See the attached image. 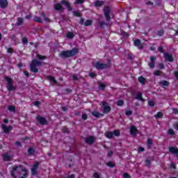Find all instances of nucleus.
I'll use <instances>...</instances> for the list:
<instances>
[{
    "mask_svg": "<svg viewBox=\"0 0 178 178\" xmlns=\"http://www.w3.org/2000/svg\"><path fill=\"white\" fill-rule=\"evenodd\" d=\"M68 178H74V175H71L68 177Z\"/></svg>",
    "mask_w": 178,
    "mask_h": 178,
    "instance_id": "nucleus-64",
    "label": "nucleus"
},
{
    "mask_svg": "<svg viewBox=\"0 0 178 178\" xmlns=\"http://www.w3.org/2000/svg\"><path fill=\"white\" fill-rule=\"evenodd\" d=\"M99 88L100 90H104V88H105V85H104V83H100V84H99Z\"/></svg>",
    "mask_w": 178,
    "mask_h": 178,
    "instance_id": "nucleus-40",
    "label": "nucleus"
},
{
    "mask_svg": "<svg viewBox=\"0 0 178 178\" xmlns=\"http://www.w3.org/2000/svg\"><path fill=\"white\" fill-rule=\"evenodd\" d=\"M168 134L170 136H175V130H173L172 129H169L168 131Z\"/></svg>",
    "mask_w": 178,
    "mask_h": 178,
    "instance_id": "nucleus-30",
    "label": "nucleus"
},
{
    "mask_svg": "<svg viewBox=\"0 0 178 178\" xmlns=\"http://www.w3.org/2000/svg\"><path fill=\"white\" fill-rule=\"evenodd\" d=\"M161 86H163V87H168L169 86V83L168 81H160Z\"/></svg>",
    "mask_w": 178,
    "mask_h": 178,
    "instance_id": "nucleus-22",
    "label": "nucleus"
},
{
    "mask_svg": "<svg viewBox=\"0 0 178 178\" xmlns=\"http://www.w3.org/2000/svg\"><path fill=\"white\" fill-rule=\"evenodd\" d=\"M159 69H163L164 68L163 64V63H160L159 65Z\"/></svg>",
    "mask_w": 178,
    "mask_h": 178,
    "instance_id": "nucleus-56",
    "label": "nucleus"
},
{
    "mask_svg": "<svg viewBox=\"0 0 178 178\" xmlns=\"http://www.w3.org/2000/svg\"><path fill=\"white\" fill-rule=\"evenodd\" d=\"M113 134H114V136H118L120 135V131H113Z\"/></svg>",
    "mask_w": 178,
    "mask_h": 178,
    "instance_id": "nucleus-42",
    "label": "nucleus"
},
{
    "mask_svg": "<svg viewBox=\"0 0 178 178\" xmlns=\"http://www.w3.org/2000/svg\"><path fill=\"white\" fill-rule=\"evenodd\" d=\"M33 105H35V106H38V105H40V102L39 101L34 102Z\"/></svg>",
    "mask_w": 178,
    "mask_h": 178,
    "instance_id": "nucleus-49",
    "label": "nucleus"
},
{
    "mask_svg": "<svg viewBox=\"0 0 178 178\" xmlns=\"http://www.w3.org/2000/svg\"><path fill=\"white\" fill-rule=\"evenodd\" d=\"M123 177L124 178H130V175H129V174H127V172H124L123 174Z\"/></svg>",
    "mask_w": 178,
    "mask_h": 178,
    "instance_id": "nucleus-46",
    "label": "nucleus"
},
{
    "mask_svg": "<svg viewBox=\"0 0 178 178\" xmlns=\"http://www.w3.org/2000/svg\"><path fill=\"white\" fill-rule=\"evenodd\" d=\"M15 144L16 145H19V146L22 145V143H20V142H16Z\"/></svg>",
    "mask_w": 178,
    "mask_h": 178,
    "instance_id": "nucleus-63",
    "label": "nucleus"
},
{
    "mask_svg": "<svg viewBox=\"0 0 178 178\" xmlns=\"http://www.w3.org/2000/svg\"><path fill=\"white\" fill-rule=\"evenodd\" d=\"M154 74V76H159V74H161V71H155Z\"/></svg>",
    "mask_w": 178,
    "mask_h": 178,
    "instance_id": "nucleus-47",
    "label": "nucleus"
},
{
    "mask_svg": "<svg viewBox=\"0 0 178 178\" xmlns=\"http://www.w3.org/2000/svg\"><path fill=\"white\" fill-rule=\"evenodd\" d=\"M158 35L161 37V35H163V30H161L158 32Z\"/></svg>",
    "mask_w": 178,
    "mask_h": 178,
    "instance_id": "nucleus-48",
    "label": "nucleus"
},
{
    "mask_svg": "<svg viewBox=\"0 0 178 178\" xmlns=\"http://www.w3.org/2000/svg\"><path fill=\"white\" fill-rule=\"evenodd\" d=\"M137 133H138V129L134 126H131L130 128V134L132 136V137H136L137 135Z\"/></svg>",
    "mask_w": 178,
    "mask_h": 178,
    "instance_id": "nucleus-10",
    "label": "nucleus"
},
{
    "mask_svg": "<svg viewBox=\"0 0 178 178\" xmlns=\"http://www.w3.org/2000/svg\"><path fill=\"white\" fill-rule=\"evenodd\" d=\"M86 144H93L94 141H95V138L93 136H88L85 140Z\"/></svg>",
    "mask_w": 178,
    "mask_h": 178,
    "instance_id": "nucleus-12",
    "label": "nucleus"
},
{
    "mask_svg": "<svg viewBox=\"0 0 178 178\" xmlns=\"http://www.w3.org/2000/svg\"><path fill=\"white\" fill-rule=\"evenodd\" d=\"M34 152H35V150H34V149H33L32 147H30L29 149H28V154L29 155H33L34 154Z\"/></svg>",
    "mask_w": 178,
    "mask_h": 178,
    "instance_id": "nucleus-27",
    "label": "nucleus"
},
{
    "mask_svg": "<svg viewBox=\"0 0 178 178\" xmlns=\"http://www.w3.org/2000/svg\"><path fill=\"white\" fill-rule=\"evenodd\" d=\"M164 58L166 60H168V62H173V56L168 53L164 54Z\"/></svg>",
    "mask_w": 178,
    "mask_h": 178,
    "instance_id": "nucleus-13",
    "label": "nucleus"
},
{
    "mask_svg": "<svg viewBox=\"0 0 178 178\" xmlns=\"http://www.w3.org/2000/svg\"><path fill=\"white\" fill-rule=\"evenodd\" d=\"M82 119H83V120H87V114H83Z\"/></svg>",
    "mask_w": 178,
    "mask_h": 178,
    "instance_id": "nucleus-50",
    "label": "nucleus"
},
{
    "mask_svg": "<svg viewBox=\"0 0 178 178\" xmlns=\"http://www.w3.org/2000/svg\"><path fill=\"white\" fill-rule=\"evenodd\" d=\"M138 81H139V83H140L141 84H143V86H144V85L145 84V83H146L147 81L145 79L144 77H143V76H139V77H138Z\"/></svg>",
    "mask_w": 178,
    "mask_h": 178,
    "instance_id": "nucleus-18",
    "label": "nucleus"
},
{
    "mask_svg": "<svg viewBox=\"0 0 178 178\" xmlns=\"http://www.w3.org/2000/svg\"><path fill=\"white\" fill-rule=\"evenodd\" d=\"M92 23V21H91L90 19H88L86 20V22L84 23L85 26H91Z\"/></svg>",
    "mask_w": 178,
    "mask_h": 178,
    "instance_id": "nucleus-31",
    "label": "nucleus"
},
{
    "mask_svg": "<svg viewBox=\"0 0 178 178\" xmlns=\"http://www.w3.org/2000/svg\"><path fill=\"white\" fill-rule=\"evenodd\" d=\"M134 44L135 47H137L139 49H143V44H141V42L140 40H136L134 42Z\"/></svg>",
    "mask_w": 178,
    "mask_h": 178,
    "instance_id": "nucleus-15",
    "label": "nucleus"
},
{
    "mask_svg": "<svg viewBox=\"0 0 178 178\" xmlns=\"http://www.w3.org/2000/svg\"><path fill=\"white\" fill-rule=\"evenodd\" d=\"M74 16H76L77 17H80V13L79 12H73Z\"/></svg>",
    "mask_w": 178,
    "mask_h": 178,
    "instance_id": "nucleus-44",
    "label": "nucleus"
},
{
    "mask_svg": "<svg viewBox=\"0 0 178 178\" xmlns=\"http://www.w3.org/2000/svg\"><path fill=\"white\" fill-rule=\"evenodd\" d=\"M92 116H95V118H99V116H101V113H99L97 111L92 112Z\"/></svg>",
    "mask_w": 178,
    "mask_h": 178,
    "instance_id": "nucleus-25",
    "label": "nucleus"
},
{
    "mask_svg": "<svg viewBox=\"0 0 178 178\" xmlns=\"http://www.w3.org/2000/svg\"><path fill=\"white\" fill-rule=\"evenodd\" d=\"M61 3L62 5H65L66 8H67L68 10H72V7H70V3H69V1H62Z\"/></svg>",
    "mask_w": 178,
    "mask_h": 178,
    "instance_id": "nucleus-17",
    "label": "nucleus"
},
{
    "mask_svg": "<svg viewBox=\"0 0 178 178\" xmlns=\"http://www.w3.org/2000/svg\"><path fill=\"white\" fill-rule=\"evenodd\" d=\"M107 166H109L110 168H113L115 165L112 162L107 163Z\"/></svg>",
    "mask_w": 178,
    "mask_h": 178,
    "instance_id": "nucleus-41",
    "label": "nucleus"
},
{
    "mask_svg": "<svg viewBox=\"0 0 178 178\" xmlns=\"http://www.w3.org/2000/svg\"><path fill=\"white\" fill-rule=\"evenodd\" d=\"M144 151V147H139L138 148V152H143Z\"/></svg>",
    "mask_w": 178,
    "mask_h": 178,
    "instance_id": "nucleus-57",
    "label": "nucleus"
},
{
    "mask_svg": "<svg viewBox=\"0 0 178 178\" xmlns=\"http://www.w3.org/2000/svg\"><path fill=\"white\" fill-rule=\"evenodd\" d=\"M93 177L94 178H99V174L98 172H95L93 174Z\"/></svg>",
    "mask_w": 178,
    "mask_h": 178,
    "instance_id": "nucleus-43",
    "label": "nucleus"
},
{
    "mask_svg": "<svg viewBox=\"0 0 178 178\" xmlns=\"http://www.w3.org/2000/svg\"><path fill=\"white\" fill-rule=\"evenodd\" d=\"M83 2H84V0H76V3L80 4V3H83Z\"/></svg>",
    "mask_w": 178,
    "mask_h": 178,
    "instance_id": "nucleus-51",
    "label": "nucleus"
},
{
    "mask_svg": "<svg viewBox=\"0 0 178 178\" xmlns=\"http://www.w3.org/2000/svg\"><path fill=\"white\" fill-rule=\"evenodd\" d=\"M79 51L77 49H73L72 50L70 51H62L60 54L61 58H69L70 56H74L76 54H77Z\"/></svg>",
    "mask_w": 178,
    "mask_h": 178,
    "instance_id": "nucleus-3",
    "label": "nucleus"
},
{
    "mask_svg": "<svg viewBox=\"0 0 178 178\" xmlns=\"http://www.w3.org/2000/svg\"><path fill=\"white\" fill-rule=\"evenodd\" d=\"M41 65H42L41 61L37 59H33L30 66L31 72H33V73H38V69L36 67L41 66Z\"/></svg>",
    "mask_w": 178,
    "mask_h": 178,
    "instance_id": "nucleus-2",
    "label": "nucleus"
},
{
    "mask_svg": "<svg viewBox=\"0 0 178 178\" xmlns=\"http://www.w3.org/2000/svg\"><path fill=\"white\" fill-rule=\"evenodd\" d=\"M0 6L3 8H6L8 6V0H0Z\"/></svg>",
    "mask_w": 178,
    "mask_h": 178,
    "instance_id": "nucleus-16",
    "label": "nucleus"
},
{
    "mask_svg": "<svg viewBox=\"0 0 178 178\" xmlns=\"http://www.w3.org/2000/svg\"><path fill=\"white\" fill-rule=\"evenodd\" d=\"M100 105H102L104 113H108V112H111V106H109L108 103L106 102H102Z\"/></svg>",
    "mask_w": 178,
    "mask_h": 178,
    "instance_id": "nucleus-6",
    "label": "nucleus"
},
{
    "mask_svg": "<svg viewBox=\"0 0 178 178\" xmlns=\"http://www.w3.org/2000/svg\"><path fill=\"white\" fill-rule=\"evenodd\" d=\"M8 111H10V112H15V111H16V108L13 106H9Z\"/></svg>",
    "mask_w": 178,
    "mask_h": 178,
    "instance_id": "nucleus-32",
    "label": "nucleus"
},
{
    "mask_svg": "<svg viewBox=\"0 0 178 178\" xmlns=\"http://www.w3.org/2000/svg\"><path fill=\"white\" fill-rule=\"evenodd\" d=\"M3 159L5 161H10V159H12V156H9L8 154H5L3 155Z\"/></svg>",
    "mask_w": 178,
    "mask_h": 178,
    "instance_id": "nucleus-19",
    "label": "nucleus"
},
{
    "mask_svg": "<svg viewBox=\"0 0 178 178\" xmlns=\"http://www.w3.org/2000/svg\"><path fill=\"white\" fill-rule=\"evenodd\" d=\"M123 104H124V102H123V100H118L117 102L118 106H122V105H123Z\"/></svg>",
    "mask_w": 178,
    "mask_h": 178,
    "instance_id": "nucleus-35",
    "label": "nucleus"
},
{
    "mask_svg": "<svg viewBox=\"0 0 178 178\" xmlns=\"http://www.w3.org/2000/svg\"><path fill=\"white\" fill-rule=\"evenodd\" d=\"M36 119L40 124H48V121H47V119H45L44 117L38 115L37 116Z\"/></svg>",
    "mask_w": 178,
    "mask_h": 178,
    "instance_id": "nucleus-8",
    "label": "nucleus"
},
{
    "mask_svg": "<svg viewBox=\"0 0 178 178\" xmlns=\"http://www.w3.org/2000/svg\"><path fill=\"white\" fill-rule=\"evenodd\" d=\"M4 79L6 81V88H8L9 92L16 90V87L13 86V80L12 79V78L9 76H5Z\"/></svg>",
    "mask_w": 178,
    "mask_h": 178,
    "instance_id": "nucleus-4",
    "label": "nucleus"
},
{
    "mask_svg": "<svg viewBox=\"0 0 178 178\" xmlns=\"http://www.w3.org/2000/svg\"><path fill=\"white\" fill-rule=\"evenodd\" d=\"M113 154V152H112V151H108V156H112Z\"/></svg>",
    "mask_w": 178,
    "mask_h": 178,
    "instance_id": "nucleus-58",
    "label": "nucleus"
},
{
    "mask_svg": "<svg viewBox=\"0 0 178 178\" xmlns=\"http://www.w3.org/2000/svg\"><path fill=\"white\" fill-rule=\"evenodd\" d=\"M8 54H12L13 52V49L12 48H8Z\"/></svg>",
    "mask_w": 178,
    "mask_h": 178,
    "instance_id": "nucleus-55",
    "label": "nucleus"
},
{
    "mask_svg": "<svg viewBox=\"0 0 178 178\" xmlns=\"http://www.w3.org/2000/svg\"><path fill=\"white\" fill-rule=\"evenodd\" d=\"M162 116H163V114L161 112H159L154 115V118L159 119V118H162Z\"/></svg>",
    "mask_w": 178,
    "mask_h": 178,
    "instance_id": "nucleus-28",
    "label": "nucleus"
},
{
    "mask_svg": "<svg viewBox=\"0 0 178 178\" xmlns=\"http://www.w3.org/2000/svg\"><path fill=\"white\" fill-rule=\"evenodd\" d=\"M110 13H111V8L109 7H106L104 9V16L107 22H109L111 20V16L109 15Z\"/></svg>",
    "mask_w": 178,
    "mask_h": 178,
    "instance_id": "nucleus-7",
    "label": "nucleus"
},
{
    "mask_svg": "<svg viewBox=\"0 0 178 178\" xmlns=\"http://www.w3.org/2000/svg\"><path fill=\"white\" fill-rule=\"evenodd\" d=\"M22 42H23V44H27V42H29V41L27 40V38H23Z\"/></svg>",
    "mask_w": 178,
    "mask_h": 178,
    "instance_id": "nucleus-45",
    "label": "nucleus"
},
{
    "mask_svg": "<svg viewBox=\"0 0 178 178\" xmlns=\"http://www.w3.org/2000/svg\"><path fill=\"white\" fill-rule=\"evenodd\" d=\"M94 67H96V69H106L107 67H109V65L105 64V63H101L100 62H97L93 63Z\"/></svg>",
    "mask_w": 178,
    "mask_h": 178,
    "instance_id": "nucleus-5",
    "label": "nucleus"
},
{
    "mask_svg": "<svg viewBox=\"0 0 178 178\" xmlns=\"http://www.w3.org/2000/svg\"><path fill=\"white\" fill-rule=\"evenodd\" d=\"M158 49H159V52H161V54H163V48L160 47L158 48Z\"/></svg>",
    "mask_w": 178,
    "mask_h": 178,
    "instance_id": "nucleus-54",
    "label": "nucleus"
},
{
    "mask_svg": "<svg viewBox=\"0 0 178 178\" xmlns=\"http://www.w3.org/2000/svg\"><path fill=\"white\" fill-rule=\"evenodd\" d=\"M11 176L14 178H27L29 170L22 165H15L11 171Z\"/></svg>",
    "mask_w": 178,
    "mask_h": 178,
    "instance_id": "nucleus-1",
    "label": "nucleus"
},
{
    "mask_svg": "<svg viewBox=\"0 0 178 178\" xmlns=\"http://www.w3.org/2000/svg\"><path fill=\"white\" fill-rule=\"evenodd\" d=\"M147 144H148L149 145H152V140L151 139H148V140H147Z\"/></svg>",
    "mask_w": 178,
    "mask_h": 178,
    "instance_id": "nucleus-53",
    "label": "nucleus"
},
{
    "mask_svg": "<svg viewBox=\"0 0 178 178\" xmlns=\"http://www.w3.org/2000/svg\"><path fill=\"white\" fill-rule=\"evenodd\" d=\"M39 165H40V163L38 161H36L33 164V167L31 168V175H37V169H38Z\"/></svg>",
    "mask_w": 178,
    "mask_h": 178,
    "instance_id": "nucleus-9",
    "label": "nucleus"
},
{
    "mask_svg": "<svg viewBox=\"0 0 178 178\" xmlns=\"http://www.w3.org/2000/svg\"><path fill=\"white\" fill-rule=\"evenodd\" d=\"M104 2L102 1H95V6H102L104 5Z\"/></svg>",
    "mask_w": 178,
    "mask_h": 178,
    "instance_id": "nucleus-21",
    "label": "nucleus"
},
{
    "mask_svg": "<svg viewBox=\"0 0 178 178\" xmlns=\"http://www.w3.org/2000/svg\"><path fill=\"white\" fill-rule=\"evenodd\" d=\"M146 163H147V166H149V165H151L149 160H146Z\"/></svg>",
    "mask_w": 178,
    "mask_h": 178,
    "instance_id": "nucleus-61",
    "label": "nucleus"
},
{
    "mask_svg": "<svg viewBox=\"0 0 178 178\" xmlns=\"http://www.w3.org/2000/svg\"><path fill=\"white\" fill-rule=\"evenodd\" d=\"M66 37L67 38H73L74 37V33H73V32H68Z\"/></svg>",
    "mask_w": 178,
    "mask_h": 178,
    "instance_id": "nucleus-23",
    "label": "nucleus"
},
{
    "mask_svg": "<svg viewBox=\"0 0 178 178\" xmlns=\"http://www.w3.org/2000/svg\"><path fill=\"white\" fill-rule=\"evenodd\" d=\"M155 60H156V57L152 56L150 57V63H149L150 69H154V67H155Z\"/></svg>",
    "mask_w": 178,
    "mask_h": 178,
    "instance_id": "nucleus-11",
    "label": "nucleus"
},
{
    "mask_svg": "<svg viewBox=\"0 0 178 178\" xmlns=\"http://www.w3.org/2000/svg\"><path fill=\"white\" fill-rule=\"evenodd\" d=\"M49 80L54 84L56 83V80H55V78H54L52 76H49Z\"/></svg>",
    "mask_w": 178,
    "mask_h": 178,
    "instance_id": "nucleus-34",
    "label": "nucleus"
},
{
    "mask_svg": "<svg viewBox=\"0 0 178 178\" xmlns=\"http://www.w3.org/2000/svg\"><path fill=\"white\" fill-rule=\"evenodd\" d=\"M41 16L43 20H44L45 22H49V19L45 17V14H44V13H42Z\"/></svg>",
    "mask_w": 178,
    "mask_h": 178,
    "instance_id": "nucleus-33",
    "label": "nucleus"
},
{
    "mask_svg": "<svg viewBox=\"0 0 178 178\" xmlns=\"http://www.w3.org/2000/svg\"><path fill=\"white\" fill-rule=\"evenodd\" d=\"M136 99H139V101H143V94L141 92H138L136 95Z\"/></svg>",
    "mask_w": 178,
    "mask_h": 178,
    "instance_id": "nucleus-26",
    "label": "nucleus"
},
{
    "mask_svg": "<svg viewBox=\"0 0 178 178\" xmlns=\"http://www.w3.org/2000/svg\"><path fill=\"white\" fill-rule=\"evenodd\" d=\"M54 8L56 10H63V8L59 3L55 4Z\"/></svg>",
    "mask_w": 178,
    "mask_h": 178,
    "instance_id": "nucleus-20",
    "label": "nucleus"
},
{
    "mask_svg": "<svg viewBox=\"0 0 178 178\" xmlns=\"http://www.w3.org/2000/svg\"><path fill=\"white\" fill-rule=\"evenodd\" d=\"M148 105H149V106H154L155 103H154L153 101L149 100V101L148 102Z\"/></svg>",
    "mask_w": 178,
    "mask_h": 178,
    "instance_id": "nucleus-39",
    "label": "nucleus"
},
{
    "mask_svg": "<svg viewBox=\"0 0 178 178\" xmlns=\"http://www.w3.org/2000/svg\"><path fill=\"white\" fill-rule=\"evenodd\" d=\"M17 24H18V26H20V25L23 24V19L22 18H18Z\"/></svg>",
    "mask_w": 178,
    "mask_h": 178,
    "instance_id": "nucleus-37",
    "label": "nucleus"
},
{
    "mask_svg": "<svg viewBox=\"0 0 178 178\" xmlns=\"http://www.w3.org/2000/svg\"><path fill=\"white\" fill-rule=\"evenodd\" d=\"M34 20L35 22H38V23H42V19L40 17H35Z\"/></svg>",
    "mask_w": 178,
    "mask_h": 178,
    "instance_id": "nucleus-29",
    "label": "nucleus"
},
{
    "mask_svg": "<svg viewBox=\"0 0 178 178\" xmlns=\"http://www.w3.org/2000/svg\"><path fill=\"white\" fill-rule=\"evenodd\" d=\"M173 112H174V113H175V115H177V113H178V110H177V108H174V109H173Z\"/></svg>",
    "mask_w": 178,
    "mask_h": 178,
    "instance_id": "nucleus-59",
    "label": "nucleus"
},
{
    "mask_svg": "<svg viewBox=\"0 0 178 178\" xmlns=\"http://www.w3.org/2000/svg\"><path fill=\"white\" fill-rule=\"evenodd\" d=\"M175 76L176 79H178V71L175 72Z\"/></svg>",
    "mask_w": 178,
    "mask_h": 178,
    "instance_id": "nucleus-62",
    "label": "nucleus"
},
{
    "mask_svg": "<svg viewBox=\"0 0 178 178\" xmlns=\"http://www.w3.org/2000/svg\"><path fill=\"white\" fill-rule=\"evenodd\" d=\"M131 113H133V111H131V110H128L126 111L125 115H127V116H130Z\"/></svg>",
    "mask_w": 178,
    "mask_h": 178,
    "instance_id": "nucleus-38",
    "label": "nucleus"
},
{
    "mask_svg": "<svg viewBox=\"0 0 178 178\" xmlns=\"http://www.w3.org/2000/svg\"><path fill=\"white\" fill-rule=\"evenodd\" d=\"M105 136L107 138H112V137H113V134L112 132H106L105 134Z\"/></svg>",
    "mask_w": 178,
    "mask_h": 178,
    "instance_id": "nucleus-24",
    "label": "nucleus"
},
{
    "mask_svg": "<svg viewBox=\"0 0 178 178\" xmlns=\"http://www.w3.org/2000/svg\"><path fill=\"white\" fill-rule=\"evenodd\" d=\"M89 76H90V77H95V74L93 72H90V73H89Z\"/></svg>",
    "mask_w": 178,
    "mask_h": 178,
    "instance_id": "nucleus-52",
    "label": "nucleus"
},
{
    "mask_svg": "<svg viewBox=\"0 0 178 178\" xmlns=\"http://www.w3.org/2000/svg\"><path fill=\"white\" fill-rule=\"evenodd\" d=\"M1 127H2L3 131L4 133H9V131H10V130H12V126L6 127V125L2 124Z\"/></svg>",
    "mask_w": 178,
    "mask_h": 178,
    "instance_id": "nucleus-14",
    "label": "nucleus"
},
{
    "mask_svg": "<svg viewBox=\"0 0 178 178\" xmlns=\"http://www.w3.org/2000/svg\"><path fill=\"white\" fill-rule=\"evenodd\" d=\"M36 58H37L38 59H40L41 60H44V59H45V56H41V55H40V54H37Z\"/></svg>",
    "mask_w": 178,
    "mask_h": 178,
    "instance_id": "nucleus-36",
    "label": "nucleus"
},
{
    "mask_svg": "<svg viewBox=\"0 0 178 178\" xmlns=\"http://www.w3.org/2000/svg\"><path fill=\"white\" fill-rule=\"evenodd\" d=\"M24 73L25 76H26V77H29V72L24 71Z\"/></svg>",
    "mask_w": 178,
    "mask_h": 178,
    "instance_id": "nucleus-60",
    "label": "nucleus"
}]
</instances>
